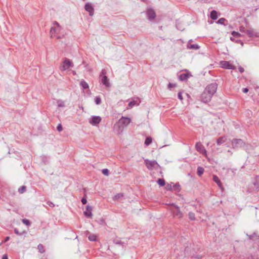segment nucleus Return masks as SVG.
<instances>
[{
    "mask_svg": "<svg viewBox=\"0 0 259 259\" xmlns=\"http://www.w3.org/2000/svg\"><path fill=\"white\" fill-rule=\"evenodd\" d=\"M2 259H8L7 255V254L3 255V256L2 257Z\"/></svg>",
    "mask_w": 259,
    "mask_h": 259,
    "instance_id": "obj_46",
    "label": "nucleus"
},
{
    "mask_svg": "<svg viewBox=\"0 0 259 259\" xmlns=\"http://www.w3.org/2000/svg\"><path fill=\"white\" fill-rule=\"evenodd\" d=\"M189 218L191 220H195V214L193 212H189Z\"/></svg>",
    "mask_w": 259,
    "mask_h": 259,
    "instance_id": "obj_34",
    "label": "nucleus"
},
{
    "mask_svg": "<svg viewBox=\"0 0 259 259\" xmlns=\"http://www.w3.org/2000/svg\"><path fill=\"white\" fill-rule=\"evenodd\" d=\"M73 74H76L75 71H73Z\"/></svg>",
    "mask_w": 259,
    "mask_h": 259,
    "instance_id": "obj_50",
    "label": "nucleus"
},
{
    "mask_svg": "<svg viewBox=\"0 0 259 259\" xmlns=\"http://www.w3.org/2000/svg\"><path fill=\"white\" fill-rule=\"evenodd\" d=\"M218 17V12L215 10L212 11L210 13V18L213 20H216Z\"/></svg>",
    "mask_w": 259,
    "mask_h": 259,
    "instance_id": "obj_22",
    "label": "nucleus"
},
{
    "mask_svg": "<svg viewBox=\"0 0 259 259\" xmlns=\"http://www.w3.org/2000/svg\"><path fill=\"white\" fill-rule=\"evenodd\" d=\"M26 187L25 186H22L18 189V192L20 194H22L26 191Z\"/></svg>",
    "mask_w": 259,
    "mask_h": 259,
    "instance_id": "obj_28",
    "label": "nucleus"
},
{
    "mask_svg": "<svg viewBox=\"0 0 259 259\" xmlns=\"http://www.w3.org/2000/svg\"><path fill=\"white\" fill-rule=\"evenodd\" d=\"M231 34H232V35L233 36H234V37H241V34H240V33H239V32H238L234 31H233V32H232V33H231Z\"/></svg>",
    "mask_w": 259,
    "mask_h": 259,
    "instance_id": "obj_32",
    "label": "nucleus"
},
{
    "mask_svg": "<svg viewBox=\"0 0 259 259\" xmlns=\"http://www.w3.org/2000/svg\"><path fill=\"white\" fill-rule=\"evenodd\" d=\"M145 163L147 167L149 169H156L159 166L158 164L155 160L151 161V160H149L148 159H146L145 160Z\"/></svg>",
    "mask_w": 259,
    "mask_h": 259,
    "instance_id": "obj_8",
    "label": "nucleus"
},
{
    "mask_svg": "<svg viewBox=\"0 0 259 259\" xmlns=\"http://www.w3.org/2000/svg\"><path fill=\"white\" fill-rule=\"evenodd\" d=\"M37 249L39 251V252L41 253H44L45 251V249L44 248V246L42 244H39L38 246H37Z\"/></svg>",
    "mask_w": 259,
    "mask_h": 259,
    "instance_id": "obj_23",
    "label": "nucleus"
},
{
    "mask_svg": "<svg viewBox=\"0 0 259 259\" xmlns=\"http://www.w3.org/2000/svg\"><path fill=\"white\" fill-rule=\"evenodd\" d=\"M57 130L59 131V132H61L63 130V128H62V126L61 125V124H59L57 127Z\"/></svg>",
    "mask_w": 259,
    "mask_h": 259,
    "instance_id": "obj_39",
    "label": "nucleus"
},
{
    "mask_svg": "<svg viewBox=\"0 0 259 259\" xmlns=\"http://www.w3.org/2000/svg\"><path fill=\"white\" fill-rule=\"evenodd\" d=\"M88 238L90 241H94L97 239V236L94 234H90L88 236Z\"/></svg>",
    "mask_w": 259,
    "mask_h": 259,
    "instance_id": "obj_24",
    "label": "nucleus"
},
{
    "mask_svg": "<svg viewBox=\"0 0 259 259\" xmlns=\"http://www.w3.org/2000/svg\"><path fill=\"white\" fill-rule=\"evenodd\" d=\"M102 173H103L104 175H106V176H107V175H108V174H109V170H108V169H103L102 170Z\"/></svg>",
    "mask_w": 259,
    "mask_h": 259,
    "instance_id": "obj_38",
    "label": "nucleus"
},
{
    "mask_svg": "<svg viewBox=\"0 0 259 259\" xmlns=\"http://www.w3.org/2000/svg\"><path fill=\"white\" fill-rule=\"evenodd\" d=\"M191 41H190L187 45V48L189 49L197 50L199 48V46L196 44H191Z\"/></svg>",
    "mask_w": 259,
    "mask_h": 259,
    "instance_id": "obj_20",
    "label": "nucleus"
},
{
    "mask_svg": "<svg viewBox=\"0 0 259 259\" xmlns=\"http://www.w3.org/2000/svg\"><path fill=\"white\" fill-rule=\"evenodd\" d=\"M47 204H48L49 206H50V207H54V206H55L53 202H51V201H48V202H47Z\"/></svg>",
    "mask_w": 259,
    "mask_h": 259,
    "instance_id": "obj_40",
    "label": "nucleus"
},
{
    "mask_svg": "<svg viewBox=\"0 0 259 259\" xmlns=\"http://www.w3.org/2000/svg\"><path fill=\"white\" fill-rule=\"evenodd\" d=\"M191 75L189 73H182L179 75V79L181 80H185L187 79V78L190 76Z\"/></svg>",
    "mask_w": 259,
    "mask_h": 259,
    "instance_id": "obj_19",
    "label": "nucleus"
},
{
    "mask_svg": "<svg viewBox=\"0 0 259 259\" xmlns=\"http://www.w3.org/2000/svg\"><path fill=\"white\" fill-rule=\"evenodd\" d=\"M239 70L240 72H243L244 71V69L243 68L240 67L239 68Z\"/></svg>",
    "mask_w": 259,
    "mask_h": 259,
    "instance_id": "obj_47",
    "label": "nucleus"
},
{
    "mask_svg": "<svg viewBox=\"0 0 259 259\" xmlns=\"http://www.w3.org/2000/svg\"><path fill=\"white\" fill-rule=\"evenodd\" d=\"M123 197V194L122 193H118V194H117L116 195H115L114 196V200H118L120 199H121Z\"/></svg>",
    "mask_w": 259,
    "mask_h": 259,
    "instance_id": "obj_25",
    "label": "nucleus"
},
{
    "mask_svg": "<svg viewBox=\"0 0 259 259\" xmlns=\"http://www.w3.org/2000/svg\"><path fill=\"white\" fill-rule=\"evenodd\" d=\"M169 208L174 217H177L178 218H181L183 217V213L180 210V209L178 206L172 204L170 206Z\"/></svg>",
    "mask_w": 259,
    "mask_h": 259,
    "instance_id": "obj_6",
    "label": "nucleus"
},
{
    "mask_svg": "<svg viewBox=\"0 0 259 259\" xmlns=\"http://www.w3.org/2000/svg\"><path fill=\"white\" fill-rule=\"evenodd\" d=\"M220 66L224 69H235V66L233 65L230 61H221L220 62Z\"/></svg>",
    "mask_w": 259,
    "mask_h": 259,
    "instance_id": "obj_7",
    "label": "nucleus"
},
{
    "mask_svg": "<svg viewBox=\"0 0 259 259\" xmlns=\"http://www.w3.org/2000/svg\"><path fill=\"white\" fill-rule=\"evenodd\" d=\"M107 71L105 69H102L99 76V78L101 83L104 84L106 87L109 88L110 87L109 79L106 76Z\"/></svg>",
    "mask_w": 259,
    "mask_h": 259,
    "instance_id": "obj_3",
    "label": "nucleus"
},
{
    "mask_svg": "<svg viewBox=\"0 0 259 259\" xmlns=\"http://www.w3.org/2000/svg\"><path fill=\"white\" fill-rule=\"evenodd\" d=\"M244 145V142L240 139H234L232 141V145L233 148H238Z\"/></svg>",
    "mask_w": 259,
    "mask_h": 259,
    "instance_id": "obj_11",
    "label": "nucleus"
},
{
    "mask_svg": "<svg viewBox=\"0 0 259 259\" xmlns=\"http://www.w3.org/2000/svg\"><path fill=\"white\" fill-rule=\"evenodd\" d=\"M131 122V119L130 118L122 116L114 125L113 129L117 134L120 135L123 132L124 128L127 126Z\"/></svg>",
    "mask_w": 259,
    "mask_h": 259,
    "instance_id": "obj_1",
    "label": "nucleus"
},
{
    "mask_svg": "<svg viewBox=\"0 0 259 259\" xmlns=\"http://www.w3.org/2000/svg\"><path fill=\"white\" fill-rule=\"evenodd\" d=\"M226 21V20L225 18H221L218 20V21H217V23L225 25V22Z\"/></svg>",
    "mask_w": 259,
    "mask_h": 259,
    "instance_id": "obj_31",
    "label": "nucleus"
},
{
    "mask_svg": "<svg viewBox=\"0 0 259 259\" xmlns=\"http://www.w3.org/2000/svg\"><path fill=\"white\" fill-rule=\"evenodd\" d=\"M226 140V138L224 137H221L219 138L217 140V143L218 145H221L223 143H224Z\"/></svg>",
    "mask_w": 259,
    "mask_h": 259,
    "instance_id": "obj_21",
    "label": "nucleus"
},
{
    "mask_svg": "<svg viewBox=\"0 0 259 259\" xmlns=\"http://www.w3.org/2000/svg\"><path fill=\"white\" fill-rule=\"evenodd\" d=\"M247 29L243 26H240L239 28V31L241 32L245 33V31Z\"/></svg>",
    "mask_w": 259,
    "mask_h": 259,
    "instance_id": "obj_37",
    "label": "nucleus"
},
{
    "mask_svg": "<svg viewBox=\"0 0 259 259\" xmlns=\"http://www.w3.org/2000/svg\"><path fill=\"white\" fill-rule=\"evenodd\" d=\"M204 172V169L202 167H198L197 168V174L199 176H201Z\"/></svg>",
    "mask_w": 259,
    "mask_h": 259,
    "instance_id": "obj_29",
    "label": "nucleus"
},
{
    "mask_svg": "<svg viewBox=\"0 0 259 259\" xmlns=\"http://www.w3.org/2000/svg\"><path fill=\"white\" fill-rule=\"evenodd\" d=\"M9 239H10L9 237H7L6 238V239H5V241L6 242V241H8L9 240Z\"/></svg>",
    "mask_w": 259,
    "mask_h": 259,
    "instance_id": "obj_48",
    "label": "nucleus"
},
{
    "mask_svg": "<svg viewBox=\"0 0 259 259\" xmlns=\"http://www.w3.org/2000/svg\"><path fill=\"white\" fill-rule=\"evenodd\" d=\"M175 87H176V84H175L169 83V84H168V88L169 89H171V88H174Z\"/></svg>",
    "mask_w": 259,
    "mask_h": 259,
    "instance_id": "obj_43",
    "label": "nucleus"
},
{
    "mask_svg": "<svg viewBox=\"0 0 259 259\" xmlns=\"http://www.w3.org/2000/svg\"><path fill=\"white\" fill-rule=\"evenodd\" d=\"M92 208L91 206L87 205L86 210L84 212V215L87 217H92Z\"/></svg>",
    "mask_w": 259,
    "mask_h": 259,
    "instance_id": "obj_17",
    "label": "nucleus"
},
{
    "mask_svg": "<svg viewBox=\"0 0 259 259\" xmlns=\"http://www.w3.org/2000/svg\"><path fill=\"white\" fill-rule=\"evenodd\" d=\"M140 102V100L139 99H138L136 101L133 100V101H132L130 102V103H128L127 109L131 108H132L133 106H134L135 105H138L139 104Z\"/></svg>",
    "mask_w": 259,
    "mask_h": 259,
    "instance_id": "obj_18",
    "label": "nucleus"
},
{
    "mask_svg": "<svg viewBox=\"0 0 259 259\" xmlns=\"http://www.w3.org/2000/svg\"><path fill=\"white\" fill-rule=\"evenodd\" d=\"M74 64L72 61L68 58H65L60 64L59 69L61 71H64L73 67Z\"/></svg>",
    "mask_w": 259,
    "mask_h": 259,
    "instance_id": "obj_4",
    "label": "nucleus"
},
{
    "mask_svg": "<svg viewBox=\"0 0 259 259\" xmlns=\"http://www.w3.org/2000/svg\"><path fill=\"white\" fill-rule=\"evenodd\" d=\"M101 120L102 118L100 116H95L91 117L89 122L93 125H96L101 121Z\"/></svg>",
    "mask_w": 259,
    "mask_h": 259,
    "instance_id": "obj_12",
    "label": "nucleus"
},
{
    "mask_svg": "<svg viewBox=\"0 0 259 259\" xmlns=\"http://www.w3.org/2000/svg\"><path fill=\"white\" fill-rule=\"evenodd\" d=\"M57 103H58V107H64V103L63 101H57Z\"/></svg>",
    "mask_w": 259,
    "mask_h": 259,
    "instance_id": "obj_35",
    "label": "nucleus"
},
{
    "mask_svg": "<svg viewBox=\"0 0 259 259\" xmlns=\"http://www.w3.org/2000/svg\"><path fill=\"white\" fill-rule=\"evenodd\" d=\"M157 183L160 186H163L165 185V181L163 179H158Z\"/></svg>",
    "mask_w": 259,
    "mask_h": 259,
    "instance_id": "obj_30",
    "label": "nucleus"
},
{
    "mask_svg": "<svg viewBox=\"0 0 259 259\" xmlns=\"http://www.w3.org/2000/svg\"><path fill=\"white\" fill-rule=\"evenodd\" d=\"M95 102L97 104H100L101 102V100L100 97H96L95 99Z\"/></svg>",
    "mask_w": 259,
    "mask_h": 259,
    "instance_id": "obj_36",
    "label": "nucleus"
},
{
    "mask_svg": "<svg viewBox=\"0 0 259 259\" xmlns=\"http://www.w3.org/2000/svg\"><path fill=\"white\" fill-rule=\"evenodd\" d=\"M147 15L150 20H153L156 17V14L154 11L152 9H148L147 10Z\"/></svg>",
    "mask_w": 259,
    "mask_h": 259,
    "instance_id": "obj_13",
    "label": "nucleus"
},
{
    "mask_svg": "<svg viewBox=\"0 0 259 259\" xmlns=\"http://www.w3.org/2000/svg\"><path fill=\"white\" fill-rule=\"evenodd\" d=\"M218 88V84L216 83H212L208 84L205 89V91L209 94L211 96L215 93Z\"/></svg>",
    "mask_w": 259,
    "mask_h": 259,
    "instance_id": "obj_5",
    "label": "nucleus"
},
{
    "mask_svg": "<svg viewBox=\"0 0 259 259\" xmlns=\"http://www.w3.org/2000/svg\"><path fill=\"white\" fill-rule=\"evenodd\" d=\"M245 33L250 37L258 36V33L252 29H247L245 31Z\"/></svg>",
    "mask_w": 259,
    "mask_h": 259,
    "instance_id": "obj_16",
    "label": "nucleus"
},
{
    "mask_svg": "<svg viewBox=\"0 0 259 259\" xmlns=\"http://www.w3.org/2000/svg\"><path fill=\"white\" fill-rule=\"evenodd\" d=\"M212 97V96L204 90L201 94V98L202 102L204 103H207L210 101Z\"/></svg>",
    "mask_w": 259,
    "mask_h": 259,
    "instance_id": "obj_10",
    "label": "nucleus"
},
{
    "mask_svg": "<svg viewBox=\"0 0 259 259\" xmlns=\"http://www.w3.org/2000/svg\"><path fill=\"white\" fill-rule=\"evenodd\" d=\"M85 10L89 12V15L91 16H92L94 15V9L93 7V6L90 4L87 3L85 4L84 7Z\"/></svg>",
    "mask_w": 259,
    "mask_h": 259,
    "instance_id": "obj_15",
    "label": "nucleus"
},
{
    "mask_svg": "<svg viewBox=\"0 0 259 259\" xmlns=\"http://www.w3.org/2000/svg\"><path fill=\"white\" fill-rule=\"evenodd\" d=\"M22 222H23V223L24 224H25V225H26V226H30V224H31L30 222L28 220H27V219H23L22 220Z\"/></svg>",
    "mask_w": 259,
    "mask_h": 259,
    "instance_id": "obj_33",
    "label": "nucleus"
},
{
    "mask_svg": "<svg viewBox=\"0 0 259 259\" xmlns=\"http://www.w3.org/2000/svg\"><path fill=\"white\" fill-rule=\"evenodd\" d=\"M152 138H151V137H147L146 139V140L145 141V144L146 146H148L149 145H150L152 143Z\"/></svg>",
    "mask_w": 259,
    "mask_h": 259,
    "instance_id": "obj_27",
    "label": "nucleus"
},
{
    "mask_svg": "<svg viewBox=\"0 0 259 259\" xmlns=\"http://www.w3.org/2000/svg\"><path fill=\"white\" fill-rule=\"evenodd\" d=\"M213 181L217 183L219 188L223 191L224 190V187L221 182L219 177L216 175H213L212 178Z\"/></svg>",
    "mask_w": 259,
    "mask_h": 259,
    "instance_id": "obj_14",
    "label": "nucleus"
},
{
    "mask_svg": "<svg viewBox=\"0 0 259 259\" xmlns=\"http://www.w3.org/2000/svg\"><path fill=\"white\" fill-rule=\"evenodd\" d=\"M231 40H232V41H234V39H233V38L232 37H231L230 38Z\"/></svg>",
    "mask_w": 259,
    "mask_h": 259,
    "instance_id": "obj_49",
    "label": "nucleus"
},
{
    "mask_svg": "<svg viewBox=\"0 0 259 259\" xmlns=\"http://www.w3.org/2000/svg\"><path fill=\"white\" fill-rule=\"evenodd\" d=\"M178 98L182 101L183 100V97H182V93L181 92H179L178 93Z\"/></svg>",
    "mask_w": 259,
    "mask_h": 259,
    "instance_id": "obj_41",
    "label": "nucleus"
},
{
    "mask_svg": "<svg viewBox=\"0 0 259 259\" xmlns=\"http://www.w3.org/2000/svg\"><path fill=\"white\" fill-rule=\"evenodd\" d=\"M242 91L244 93H247L248 92V89L247 88H244L243 89Z\"/></svg>",
    "mask_w": 259,
    "mask_h": 259,
    "instance_id": "obj_44",
    "label": "nucleus"
},
{
    "mask_svg": "<svg viewBox=\"0 0 259 259\" xmlns=\"http://www.w3.org/2000/svg\"><path fill=\"white\" fill-rule=\"evenodd\" d=\"M53 25L54 26L52 27L50 31L51 36L57 38H60L64 36V34H61V33L62 28L59 23L57 22H54Z\"/></svg>",
    "mask_w": 259,
    "mask_h": 259,
    "instance_id": "obj_2",
    "label": "nucleus"
},
{
    "mask_svg": "<svg viewBox=\"0 0 259 259\" xmlns=\"http://www.w3.org/2000/svg\"><path fill=\"white\" fill-rule=\"evenodd\" d=\"M195 148L198 152L201 153L204 156H206V150L200 142L196 143L195 145Z\"/></svg>",
    "mask_w": 259,
    "mask_h": 259,
    "instance_id": "obj_9",
    "label": "nucleus"
},
{
    "mask_svg": "<svg viewBox=\"0 0 259 259\" xmlns=\"http://www.w3.org/2000/svg\"><path fill=\"white\" fill-rule=\"evenodd\" d=\"M14 232H15L16 234H17V235H21V234L19 232V231H18L16 229H15L14 230Z\"/></svg>",
    "mask_w": 259,
    "mask_h": 259,
    "instance_id": "obj_45",
    "label": "nucleus"
},
{
    "mask_svg": "<svg viewBox=\"0 0 259 259\" xmlns=\"http://www.w3.org/2000/svg\"><path fill=\"white\" fill-rule=\"evenodd\" d=\"M80 85L84 89L89 88L88 84L84 80L81 81Z\"/></svg>",
    "mask_w": 259,
    "mask_h": 259,
    "instance_id": "obj_26",
    "label": "nucleus"
},
{
    "mask_svg": "<svg viewBox=\"0 0 259 259\" xmlns=\"http://www.w3.org/2000/svg\"><path fill=\"white\" fill-rule=\"evenodd\" d=\"M81 202L82 204H85L87 203V199L84 197L82 198L81 199Z\"/></svg>",
    "mask_w": 259,
    "mask_h": 259,
    "instance_id": "obj_42",
    "label": "nucleus"
}]
</instances>
